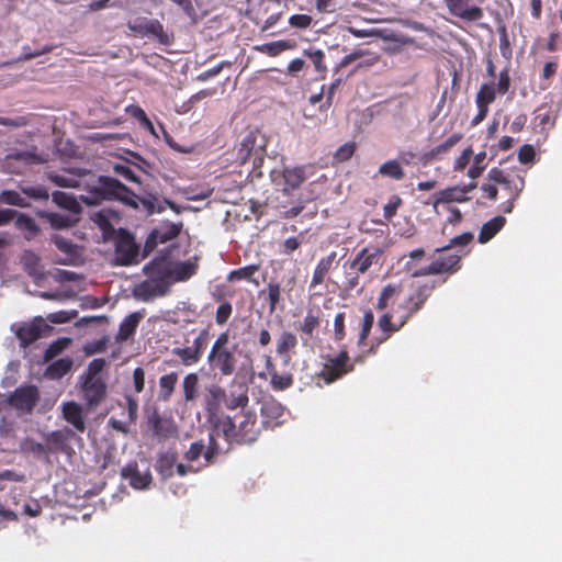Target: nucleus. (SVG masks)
I'll list each match as a JSON object with an SVG mask.
<instances>
[{"instance_id": "obj_26", "label": "nucleus", "mask_w": 562, "mask_h": 562, "mask_svg": "<svg viewBox=\"0 0 562 562\" xmlns=\"http://www.w3.org/2000/svg\"><path fill=\"white\" fill-rule=\"evenodd\" d=\"M337 254L336 251H331L326 257H323L317 262L313 277L310 283V289L316 288L319 284H323L327 274L333 269L334 263L336 261Z\"/></svg>"}, {"instance_id": "obj_11", "label": "nucleus", "mask_w": 562, "mask_h": 562, "mask_svg": "<svg viewBox=\"0 0 562 562\" xmlns=\"http://www.w3.org/2000/svg\"><path fill=\"white\" fill-rule=\"evenodd\" d=\"M446 282V280L439 281H429L425 283L417 284L413 292L408 295L406 301L404 302L409 306V311L406 312L404 316L401 317L400 326H405L407 322L418 312L420 311L427 300L431 296L434 290L439 286L441 283Z\"/></svg>"}, {"instance_id": "obj_30", "label": "nucleus", "mask_w": 562, "mask_h": 562, "mask_svg": "<svg viewBox=\"0 0 562 562\" xmlns=\"http://www.w3.org/2000/svg\"><path fill=\"white\" fill-rule=\"evenodd\" d=\"M434 209L436 210L440 203L458 202L462 203L469 200L465 196V191L461 187H451L445 190H440L434 194Z\"/></svg>"}, {"instance_id": "obj_32", "label": "nucleus", "mask_w": 562, "mask_h": 562, "mask_svg": "<svg viewBox=\"0 0 562 562\" xmlns=\"http://www.w3.org/2000/svg\"><path fill=\"white\" fill-rule=\"evenodd\" d=\"M267 370L270 375V385L274 391H284L292 386L293 376L290 373L280 374L270 359L267 360Z\"/></svg>"}, {"instance_id": "obj_63", "label": "nucleus", "mask_w": 562, "mask_h": 562, "mask_svg": "<svg viewBox=\"0 0 562 562\" xmlns=\"http://www.w3.org/2000/svg\"><path fill=\"white\" fill-rule=\"evenodd\" d=\"M305 55L312 60L316 71L324 74L326 71V65L324 64L325 54L323 50L317 49L313 52L305 50Z\"/></svg>"}, {"instance_id": "obj_7", "label": "nucleus", "mask_w": 562, "mask_h": 562, "mask_svg": "<svg viewBox=\"0 0 562 562\" xmlns=\"http://www.w3.org/2000/svg\"><path fill=\"white\" fill-rule=\"evenodd\" d=\"M210 331L207 328L200 330L194 337L191 345L188 338H184L186 346L176 347L171 350V353L176 356L180 363L184 367H192L200 362L204 350L209 345Z\"/></svg>"}, {"instance_id": "obj_31", "label": "nucleus", "mask_w": 562, "mask_h": 562, "mask_svg": "<svg viewBox=\"0 0 562 562\" xmlns=\"http://www.w3.org/2000/svg\"><path fill=\"white\" fill-rule=\"evenodd\" d=\"M256 140L257 136L254 133H248L244 137L237 151V159L240 161V164H246L250 157L263 150V146H257Z\"/></svg>"}, {"instance_id": "obj_43", "label": "nucleus", "mask_w": 562, "mask_h": 562, "mask_svg": "<svg viewBox=\"0 0 562 562\" xmlns=\"http://www.w3.org/2000/svg\"><path fill=\"white\" fill-rule=\"evenodd\" d=\"M259 268H260L259 265H248V266L232 270L229 272L227 279L229 281L246 280V281L254 282V283L258 284L257 280H255L254 276L258 272Z\"/></svg>"}, {"instance_id": "obj_64", "label": "nucleus", "mask_w": 562, "mask_h": 562, "mask_svg": "<svg viewBox=\"0 0 562 562\" xmlns=\"http://www.w3.org/2000/svg\"><path fill=\"white\" fill-rule=\"evenodd\" d=\"M403 200L398 195L391 196L390 201L384 205V218L390 221L396 215L397 209L402 205Z\"/></svg>"}, {"instance_id": "obj_1", "label": "nucleus", "mask_w": 562, "mask_h": 562, "mask_svg": "<svg viewBox=\"0 0 562 562\" xmlns=\"http://www.w3.org/2000/svg\"><path fill=\"white\" fill-rule=\"evenodd\" d=\"M89 192L91 196H82L83 202L87 204H97L105 199H115L135 209L138 207V202H140L149 214L160 213L165 210L164 206L157 205L158 200L155 195L149 194L148 196L140 198L121 181L109 176H99L95 184L89 189Z\"/></svg>"}, {"instance_id": "obj_47", "label": "nucleus", "mask_w": 562, "mask_h": 562, "mask_svg": "<svg viewBox=\"0 0 562 562\" xmlns=\"http://www.w3.org/2000/svg\"><path fill=\"white\" fill-rule=\"evenodd\" d=\"M15 227L19 231L27 232L30 236H35L40 232V227L35 220L25 213H19L15 216Z\"/></svg>"}, {"instance_id": "obj_35", "label": "nucleus", "mask_w": 562, "mask_h": 562, "mask_svg": "<svg viewBox=\"0 0 562 562\" xmlns=\"http://www.w3.org/2000/svg\"><path fill=\"white\" fill-rule=\"evenodd\" d=\"M402 293L401 284H386L383 286L376 302V310L383 311L390 305H393Z\"/></svg>"}, {"instance_id": "obj_17", "label": "nucleus", "mask_w": 562, "mask_h": 562, "mask_svg": "<svg viewBox=\"0 0 562 562\" xmlns=\"http://www.w3.org/2000/svg\"><path fill=\"white\" fill-rule=\"evenodd\" d=\"M148 427L153 430L154 437L159 440H166L173 437L178 432L177 425L172 418L162 417L157 408H155L147 417Z\"/></svg>"}, {"instance_id": "obj_12", "label": "nucleus", "mask_w": 562, "mask_h": 562, "mask_svg": "<svg viewBox=\"0 0 562 562\" xmlns=\"http://www.w3.org/2000/svg\"><path fill=\"white\" fill-rule=\"evenodd\" d=\"M383 252V248L379 246H367L358 251L351 260L347 261L344 267L358 271V274H364L373 266L380 265Z\"/></svg>"}, {"instance_id": "obj_51", "label": "nucleus", "mask_w": 562, "mask_h": 562, "mask_svg": "<svg viewBox=\"0 0 562 562\" xmlns=\"http://www.w3.org/2000/svg\"><path fill=\"white\" fill-rule=\"evenodd\" d=\"M266 292L267 301L269 303V312L273 313L281 301V286L277 282H269L267 284V289L261 291L262 294Z\"/></svg>"}, {"instance_id": "obj_50", "label": "nucleus", "mask_w": 562, "mask_h": 562, "mask_svg": "<svg viewBox=\"0 0 562 562\" xmlns=\"http://www.w3.org/2000/svg\"><path fill=\"white\" fill-rule=\"evenodd\" d=\"M42 217H45L50 226L55 229H64L72 226V221L69 216L55 213V212H43Z\"/></svg>"}, {"instance_id": "obj_41", "label": "nucleus", "mask_w": 562, "mask_h": 562, "mask_svg": "<svg viewBox=\"0 0 562 562\" xmlns=\"http://www.w3.org/2000/svg\"><path fill=\"white\" fill-rule=\"evenodd\" d=\"M297 345V338L291 331H283L277 341V353L281 357H286V361L290 359L289 352L293 350Z\"/></svg>"}, {"instance_id": "obj_27", "label": "nucleus", "mask_w": 562, "mask_h": 562, "mask_svg": "<svg viewBox=\"0 0 562 562\" xmlns=\"http://www.w3.org/2000/svg\"><path fill=\"white\" fill-rule=\"evenodd\" d=\"M142 318L143 314L139 312L127 315L120 324L115 340L122 342L131 338L135 334Z\"/></svg>"}, {"instance_id": "obj_18", "label": "nucleus", "mask_w": 562, "mask_h": 562, "mask_svg": "<svg viewBox=\"0 0 562 562\" xmlns=\"http://www.w3.org/2000/svg\"><path fill=\"white\" fill-rule=\"evenodd\" d=\"M409 311V306L405 303L400 304L392 312L384 313L378 321L379 328L385 334L380 342L387 340L392 334L398 331L404 326H400L401 317Z\"/></svg>"}, {"instance_id": "obj_52", "label": "nucleus", "mask_w": 562, "mask_h": 562, "mask_svg": "<svg viewBox=\"0 0 562 562\" xmlns=\"http://www.w3.org/2000/svg\"><path fill=\"white\" fill-rule=\"evenodd\" d=\"M49 179L53 183L63 188H81L83 181L81 177L65 176L57 173L50 175Z\"/></svg>"}, {"instance_id": "obj_3", "label": "nucleus", "mask_w": 562, "mask_h": 562, "mask_svg": "<svg viewBox=\"0 0 562 562\" xmlns=\"http://www.w3.org/2000/svg\"><path fill=\"white\" fill-rule=\"evenodd\" d=\"M105 367L103 358L93 359L79 378V392L87 409L97 408L106 398L108 384L102 375Z\"/></svg>"}, {"instance_id": "obj_6", "label": "nucleus", "mask_w": 562, "mask_h": 562, "mask_svg": "<svg viewBox=\"0 0 562 562\" xmlns=\"http://www.w3.org/2000/svg\"><path fill=\"white\" fill-rule=\"evenodd\" d=\"M312 166L285 167L282 170H271L270 179L276 187H280L284 194H290L299 189L312 173Z\"/></svg>"}, {"instance_id": "obj_9", "label": "nucleus", "mask_w": 562, "mask_h": 562, "mask_svg": "<svg viewBox=\"0 0 562 562\" xmlns=\"http://www.w3.org/2000/svg\"><path fill=\"white\" fill-rule=\"evenodd\" d=\"M41 400V393L36 385H20L7 397L8 405L20 414H32Z\"/></svg>"}, {"instance_id": "obj_53", "label": "nucleus", "mask_w": 562, "mask_h": 562, "mask_svg": "<svg viewBox=\"0 0 562 562\" xmlns=\"http://www.w3.org/2000/svg\"><path fill=\"white\" fill-rule=\"evenodd\" d=\"M226 398L225 390L216 384H212L207 387V407H217L222 401Z\"/></svg>"}, {"instance_id": "obj_49", "label": "nucleus", "mask_w": 562, "mask_h": 562, "mask_svg": "<svg viewBox=\"0 0 562 562\" xmlns=\"http://www.w3.org/2000/svg\"><path fill=\"white\" fill-rule=\"evenodd\" d=\"M238 393L232 391L229 396L225 400V405L228 409H236L238 407L245 408L248 405L249 397L247 390L243 386L239 387Z\"/></svg>"}, {"instance_id": "obj_54", "label": "nucleus", "mask_w": 562, "mask_h": 562, "mask_svg": "<svg viewBox=\"0 0 562 562\" xmlns=\"http://www.w3.org/2000/svg\"><path fill=\"white\" fill-rule=\"evenodd\" d=\"M473 239V234L472 233H463L461 235H458L456 237H453L448 245L443 246V247H440V248H436L435 249V252H447L449 251L452 247H458V246H467L468 244H470Z\"/></svg>"}, {"instance_id": "obj_20", "label": "nucleus", "mask_w": 562, "mask_h": 562, "mask_svg": "<svg viewBox=\"0 0 562 562\" xmlns=\"http://www.w3.org/2000/svg\"><path fill=\"white\" fill-rule=\"evenodd\" d=\"M61 416L65 422L74 427L75 432H85L86 415L82 405L75 401H68L61 404Z\"/></svg>"}, {"instance_id": "obj_57", "label": "nucleus", "mask_w": 562, "mask_h": 562, "mask_svg": "<svg viewBox=\"0 0 562 562\" xmlns=\"http://www.w3.org/2000/svg\"><path fill=\"white\" fill-rule=\"evenodd\" d=\"M233 313V306L229 302H223L218 305L215 314V322L217 325H225Z\"/></svg>"}, {"instance_id": "obj_34", "label": "nucleus", "mask_w": 562, "mask_h": 562, "mask_svg": "<svg viewBox=\"0 0 562 562\" xmlns=\"http://www.w3.org/2000/svg\"><path fill=\"white\" fill-rule=\"evenodd\" d=\"M506 224V218L502 215L495 216L484 223L479 234V241L485 244L490 241Z\"/></svg>"}, {"instance_id": "obj_4", "label": "nucleus", "mask_w": 562, "mask_h": 562, "mask_svg": "<svg viewBox=\"0 0 562 562\" xmlns=\"http://www.w3.org/2000/svg\"><path fill=\"white\" fill-rule=\"evenodd\" d=\"M216 430H221L229 443L251 445L260 434L257 426V415L246 411L234 418L226 416L218 420Z\"/></svg>"}, {"instance_id": "obj_44", "label": "nucleus", "mask_w": 562, "mask_h": 562, "mask_svg": "<svg viewBox=\"0 0 562 562\" xmlns=\"http://www.w3.org/2000/svg\"><path fill=\"white\" fill-rule=\"evenodd\" d=\"M497 91L495 90V83L486 82L480 87L476 93L475 103L476 105L487 106L494 102Z\"/></svg>"}, {"instance_id": "obj_38", "label": "nucleus", "mask_w": 562, "mask_h": 562, "mask_svg": "<svg viewBox=\"0 0 562 562\" xmlns=\"http://www.w3.org/2000/svg\"><path fill=\"white\" fill-rule=\"evenodd\" d=\"M53 202L61 209L72 213H79L81 206L72 194L64 191H54L52 194Z\"/></svg>"}, {"instance_id": "obj_16", "label": "nucleus", "mask_w": 562, "mask_h": 562, "mask_svg": "<svg viewBox=\"0 0 562 562\" xmlns=\"http://www.w3.org/2000/svg\"><path fill=\"white\" fill-rule=\"evenodd\" d=\"M488 179L503 186L508 192L509 198L518 199L525 188V179L520 175H507L499 168H492L487 175Z\"/></svg>"}, {"instance_id": "obj_29", "label": "nucleus", "mask_w": 562, "mask_h": 562, "mask_svg": "<svg viewBox=\"0 0 562 562\" xmlns=\"http://www.w3.org/2000/svg\"><path fill=\"white\" fill-rule=\"evenodd\" d=\"M171 284L189 280L196 273L198 265L191 261L172 262L170 260Z\"/></svg>"}, {"instance_id": "obj_21", "label": "nucleus", "mask_w": 562, "mask_h": 562, "mask_svg": "<svg viewBox=\"0 0 562 562\" xmlns=\"http://www.w3.org/2000/svg\"><path fill=\"white\" fill-rule=\"evenodd\" d=\"M181 231V225L175 223L164 224L148 235L145 241V250L151 251L157 244H164L178 237Z\"/></svg>"}, {"instance_id": "obj_8", "label": "nucleus", "mask_w": 562, "mask_h": 562, "mask_svg": "<svg viewBox=\"0 0 562 562\" xmlns=\"http://www.w3.org/2000/svg\"><path fill=\"white\" fill-rule=\"evenodd\" d=\"M364 361V356H358L350 362L347 350H341L335 358L328 359L324 364L319 376L327 383H333L355 369V363Z\"/></svg>"}, {"instance_id": "obj_24", "label": "nucleus", "mask_w": 562, "mask_h": 562, "mask_svg": "<svg viewBox=\"0 0 562 562\" xmlns=\"http://www.w3.org/2000/svg\"><path fill=\"white\" fill-rule=\"evenodd\" d=\"M321 310L310 308L304 316L303 321L296 326V330L301 334V339L306 345L318 330L321 326Z\"/></svg>"}, {"instance_id": "obj_13", "label": "nucleus", "mask_w": 562, "mask_h": 562, "mask_svg": "<svg viewBox=\"0 0 562 562\" xmlns=\"http://www.w3.org/2000/svg\"><path fill=\"white\" fill-rule=\"evenodd\" d=\"M139 248L134 236L121 229L115 239V261L120 266H131L136 262Z\"/></svg>"}, {"instance_id": "obj_28", "label": "nucleus", "mask_w": 562, "mask_h": 562, "mask_svg": "<svg viewBox=\"0 0 562 562\" xmlns=\"http://www.w3.org/2000/svg\"><path fill=\"white\" fill-rule=\"evenodd\" d=\"M72 367L74 360L70 357L57 359L46 367L44 376L48 380H60L71 371Z\"/></svg>"}, {"instance_id": "obj_23", "label": "nucleus", "mask_w": 562, "mask_h": 562, "mask_svg": "<svg viewBox=\"0 0 562 562\" xmlns=\"http://www.w3.org/2000/svg\"><path fill=\"white\" fill-rule=\"evenodd\" d=\"M285 408L276 400H267L261 405L262 425L274 428L283 423Z\"/></svg>"}, {"instance_id": "obj_14", "label": "nucleus", "mask_w": 562, "mask_h": 562, "mask_svg": "<svg viewBox=\"0 0 562 562\" xmlns=\"http://www.w3.org/2000/svg\"><path fill=\"white\" fill-rule=\"evenodd\" d=\"M221 452L222 449L216 441L215 435L211 434L207 447H205L202 440L192 442L189 450L184 453V459L193 462L203 456L206 463L212 464Z\"/></svg>"}, {"instance_id": "obj_19", "label": "nucleus", "mask_w": 562, "mask_h": 562, "mask_svg": "<svg viewBox=\"0 0 562 562\" xmlns=\"http://www.w3.org/2000/svg\"><path fill=\"white\" fill-rule=\"evenodd\" d=\"M470 0H445L449 12L467 22H475L483 18V10L477 5H470Z\"/></svg>"}, {"instance_id": "obj_40", "label": "nucleus", "mask_w": 562, "mask_h": 562, "mask_svg": "<svg viewBox=\"0 0 562 562\" xmlns=\"http://www.w3.org/2000/svg\"><path fill=\"white\" fill-rule=\"evenodd\" d=\"M199 375L188 373L182 381L183 397L186 402H193L199 395Z\"/></svg>"}, {"instance_id": "obj_58", "label": "nucleus", "mask_w": 562, "mask_h": 562, "mask_svg": "<svg viewBox=\"0 0 562 562\" xmlns=\"http://www.w3.org/2000/svg\"><path fill=\"white\" fill-rule=\"evenodd\" d=\"M22 193L33 200H47L49 198L48 190L43 186L23 187Z\"/></svg>"}, {"instance_id": "obj_62", "label": "nucleus", "mask_w": 562, "mask_h": 562, "mask_svg": "<svg viewBox=\"0 0 562 562\" xmlns=\"http://www.w3.org/2000/svg\"><path fill=\"white\" fill-rule=\"evenodd\" d=\"M499 32V50L503 57L506 59L512 58V47L505 26L498 29Z\"/></svg>"}, {"instance_id": "obj_48", "label": "nucleus", "mask_w": 562, "mask_h": 562, "mask_svg": "<svg viewBox=\"0 0 562 562\" xmlns=\"http://www.w3.org/2000/svg\"><path fill=\"white\" fill-rule=\"evenodd\" d=\"M293 45L288 41H276L267 44L257 46L256 49L260 53L267 54L268 56L276 57L286 49H291Z\"/></svg>"}, {"instance_id": "obj_42", "label": "nucleus", "mask_w": 562, "mask_h": 562, "mask_svg": "<svg viewBox=\"0 0 562 562\" xmlns=\"http://www.w3.org/2000/svg\"><path fill=\"white\" fill-rule=\"evenodd\" d=\"M71 342L72 340L69 337H59L52 341L44 352V361H52L55 357L66 350L71 345Z\"/></svg>"}, {"instance_id": "obj_46", "label": "nucleus", "mask_w": 562, "mask_h": 562, "mask_svg": "<svg viewBox=\"0 0 562 562\" xmlns=\"http://www.w3.org/2000/svg\"><path fill=\"white\" fill-rule=\"evenodd\" d=\"M379 173L383 177H389L394 180H401L405 173L402 165L397 160H387L379 168Z\"/></svg>"}, {"instance_id": "obj_33", "label": "nucleus", "mask_w": 562, "mask_h": 562, "mask_svg": "<svg viewBox=\"0 0 562 562\" xmlns=\"http://www.w3.org/2000/svg\"><path fill=\"white\" fill-rule=\"evenodd\" d=\"M462 139L461 133H456L449 136L443 143L437 145L424 155L426 161L440 159L443 155L449 153Z\"/></svg>"}, {"instance_id": "obj_2", "label": "nucleus", "mask_w": 562, "mask_h": 562, "mask_svg": "<svg viewBox=\"0 0 562 562\" xmlns=\"http://www.w3.org/2000/svg\"><path fill=\"white\" fill-rule=\"evenodd\" d=\"M147 280L140 282L135 289V295L144 302L157 296H165L171 286L170 259L159 256L146 263L143 268Z\"/></svg>"}, {"instance_id": "obj_60", "label": "nucleus", "mask_w": 562, "mask_h": 562, "mask_svg": "<svg viewBox=\"0 0 562 562\" xmlns=\"http://www.w3.org/2000/svg\"><path fill=\"white\" fill-rule=\"evenodd\" d=\"M24 448L26 451L33 453L36 457L48 456L49 451L47 448V443L37 442L33 439H27L24 443Z\"/></svg>"}, {"instance_id": "obj_25", "label": "nucleus", "mask_w": 562, "mask_h": 562, "mask_svg": "<svg viewBox=\"0 0 562 562\" xmlns=\"http://www.w3.org/2000/svg\"><path fill=\"white\" fill-rule=\"evenodd\" d=\"M121 475L123 479H125L130 482V485L132 487L138 488V490L148 487L151 482V474H150L149 470L142 473L138 470L136 462L126 464L121 470Z\"/></svg>"}, {"instance_id": "obj_45", "label": "nucleus", "mask_w": 562, "mask_h": 562, "mask_svg": "<svg viewBox=\"0 0 562 562\" xmlns=\"http://www.w3.org/2000/svg\"><path fill=\"white\" fill-rule=\"evenodd\" d=\"M0 204H7L19 207H29L30 203L15 190H3L0 192Z\"/></svg>"}, {"instance_id": "obj_5", "label": "nucleus", "mask_w": 562, "mask_h": 562, "mask_svg": "<svg viewBox=\"0 0 562 562\" xmlns=\"http://www.w3.org/2000/svg\"><path fill=\"white\" fill-rule=\"evenodd\" d=\"M237 346H231L228 331L221 333L213 342L207 355L210 369L221 376H229L237 369Z\"/></svg>"}, {"instance_id": "obj_61", "label": "nucleus", "mask_w": 562, "mask_h": 562, "mask_svg": "<svg viewBox=\"0 0 562 562\" xmlns=\"http://www.w3.org/2000/svg\"><path fill=\"white\" fill-rule=\"evenodd\" d=\"M510 76L508 67L504 68L498 75V82L495 85V90L498 94L503 95L509 91Z\"/></svg>"}, {"instance_id": "obj_36", "label": "nucleus", "mask_w": 562, "mask_h": 562, "mask_svg": "<svg viewBox=\"0 0 562 562\" xmlns=\"http://www.w3.org/2000/svg\"><path fill=\"white\" fill-rule=\"evenodd\" d=\"M177 452L176 451H167L165 453L159 454L156 470L162 479H169L173 475V468L177 463Z\"/></svg>"}, {"instance_id": "obj_37", "label": "nucleus", "mask_w": 562, "mask_h": 562, "mask_svg": "<svg viewBox=\"0 0 562 562\" xmlns=\"http://www.w3.org/2000/svg\"><path fill=\"white\" fill-rule=\"evenodd\" d=\"M178 382V373L170 372L159 378V393L158 398L167 402L170 400L175 392L176 384Z\"/></svg>"}, {"instance_id": "obj_39", "label": "nucleus", "mask_w": 562, "mask_h": 562, "mask_svg": "<svg viewBox=\"0 0 562 562\" xmlns=\"http://www.w3.org/2000/svg\"><path fill=\"white\" fill-rule=\"evenodd\" d=\"M146 36H153L162 45H170L172 36H170L164 29V25L156 19L148 21Z\"/></svg>"}, {"instance_id": "obj_55", "label": "nucleus", "mask_w": 562, "mask_h": 562, "mask_svg": "<svg viewBox=\"0 0 562 562\" xmlns=\"http://www.w3.org/2000/svg\"><path fill=\"white\" fill-rule=\"evenodd\" d=\"M127 112L136 120L139 121V123L150 131L151 133H155L154 125L151 121L148 119L146 112L138 105H130L127 108Z\"/></svg>"}, {"instance_id": "obj_15", "label": "nucleus", "mask_w": 562, "mask_h": 562, "mask_svg": "<svg viewBox=\"0 0 562 562\" xmlns=\"http://www.w3.org/2000/svg\"><path fill=\"white\" fill-rule=\"evenodd\" d=\"M45 326L44 319L38 316L29 323H23L21 325L14 324L11 329L19 339L20 346L26 348L42 337L43 328Z\"/></svg>"}, {"instance_id": "obj_56", "label": "nucleus", "mask_w": 562, "mask_h": 562, "mask_svg": "<svg viewBox=\"0 0 562 562\" xmlns=\"http://www.w3.org/2000/svg\"><path fill=\"white\" fill-rule=\"evenodd\" d=\"M374 324V314L371 310H368L363 314V319L361 324V330L359 334V345H362L366 339L369 337L372 326Z\"/></svg>"}, {"instance_id": "obj_22", "label": "nucleus", "mask_w": 562, "mask_h": 562, "mask_svg": "<svg viewBox=\"0 0 562 562\" xmlns=\"http://www.w3.org/2000/svg\"><path fill=\"white\" fill-rule=\"evenodd\" d=\"M431 263L437 274H453L461 269V255L434 251Z\"/></svg>"}, {"instance_id": "obj_59", "label": "nucleus", "mask_w": 562, "mask_h": 562, "mask_svg": "<svg viewBox=\"0 0 562 562\" xmlns=\"http://www.w3.org/2000/svg\"><path fill=\"white\" fill-rule=\"evenodd\" d=\"M77 316V311H58L47 315V319L53 324H65Z\"/></svg>"}, {"instance_id": "obj_10", "label": "nucleus", "mask_w": 562, "mask_h": 562, "mask_svg": "<svg viewBox=\"0 0 562 562\" xmlns=\"http://www.w3.org/2000/svg\"><path fill=\"white\" fill-rule=\"evenodd\" d=\"M45 441L49 453H65L68 456L74 452L71 442L82 445V438L67 426L46 434Z\"/></svg>"}]
</instances>
